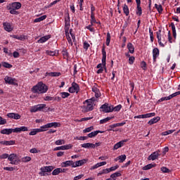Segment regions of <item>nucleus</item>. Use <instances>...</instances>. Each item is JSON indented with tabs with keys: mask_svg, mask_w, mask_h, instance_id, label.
Segmentation results:
<instances>
[{
	"mask_svg": "<svg viewBox=\"0 0 180 180\" xmlns=\"http://www.w3.org/2000/svg\"><path fill=\"white\" fill-rule=\"evenodd\" d=\"M95 108V98H91L87 99L83 102V105L81 107L84 113H88V112H92Z\"/></svg>",
	"mask_w": 180,
	"mask_h": 180,
	"instance_id": "obj_1",
	"label": "nucleus"
},
{
	"mask_svg": "<svg viewBox=\"0 0 180 180\" xmlns=\"http://www.w3.org/2000/svg\"><path fill=\"white\" fill-rule=\"evenodd\" d=\"M49 91V86L44 84L43 82H39L37 85L32 88V92L33 94H46Z\"/></svg>",
	"mask_w": 180,
	"mask_h": 180,
	"instance_id": "obj_2",
	"label": "nucleus"
},
{
	"mask_svg": "<svg viewBox=\"0 0 180 180\" xmlns=\"http://www.w3.org/2000/svg\"><path fill=\"white\" fill-rule=\"evenodd\" d=\"M22 8V4L20 2L15 1L10 3L7 6V11H10L11 15H19V9Z\"/></svg>",
	"mask_w": 180,
	"mask_h": 180,
	"instance_id": "obj_3",
	"label": "nucleus"
},
{
	"mask_svg": "<svg viewBox=\"0 0 180 180\" xmlns=\"http://www.w3.org/2000/svg\"><path fill=\"white\" fill-rule=\"evenodd\" d=\"M27 127H16L15 129H2L0 133L1 134H12V133H20L21 131H28Z\"/></svg>",
	"mask_w": 180,
	"mask_h": 180,
	"instance_id": "obj_4",
	"label": "nucleus"
},
{
	"mask_svg": "<svg viewBox=\"0 0 180 180\" xmlns=\"http://www.w3.org/2000/svg\"><path fill=\"white\" fill-rule=\"evenodd\" d=\"M102 63L97 65V68H105L106 70V51L105 50V44L102 47ZM103 65V67H102Z\"/></svg>",
	"mask_w": 180,
	"mask_h": 180,
	"instance_id": "obj_5",
	"label": "nucleus"
},
{
	"mask_svg": "<svg viewBox=\"0 0 180 180\" xmlns=\"http://www.w3.org/2000/svg\"><path fill=\"white\" fill-rule=\"evenodd\" d=\"M46 104H38L36 105L30 109L31 113H36V112H44L46 109Z\"/></svg>",
	"mask_w": 180,
	"mask_h": 180,
	"instance_id": "obj_6",
	"label": "nucleus"
},
{
	"mask_svg": "<svg viewBox=\"0 0 180 180\" xmlns=\"http://www.w3.org/2000/svg\"><path fill=\"white\" fill-rule=\"evenodd\" d=\"M100 110L104 113H110L113 111V106H110L109 103H105L100 107Z\"/></svg>",
	"mask_w": 180,
	"mask_h": 180,
	"instance_id": "obj_7",
	"label": "nucleus"
},
{
	"mask_svg": "<svg viewBox=\"0 0 180 180\" xmlns=\"http://www.w3.org/2000/svg\"><path fill=\"white\" fill-rule=\"evenodd\" d=\"M60 126H61V124H60V122H50L41 126V129H42L43 130H47V129H51V127H54L56 129L57 127H60Z\"/></svg>",
	"mask_w": 180,
	"mask_h": 180,
	"instance_id": "obj_8",
	"label": "nucleus"
},
{
	"mask_svg": "<svg viewBox=\"0 0 180 180\" xmlns=\"http://www.w3.org/2000/svg\"><path fill=\"white\" fill-rule=\"evenodd\" d=\"M70 94H78L79 92V84L73 82L72 83V86L68 89Z\"/></svg>",
	"mask_w": 180,
	"mask_h": 180,
	"instance_id": "obj_9",
	"label": "nucleus"
},
{
	"mask_svg": "<svg viewBox=\"0 0 180 180\" xmlns=\"http://www.w3.org/2000/svg\"><path fill=\"white\" fill-rule=\"evenodd\" d=\"M70 13H66L65 14V33L67 34L70 31Z\"/></svg>",
	"mask_w": 180,
	"mask_h": 180,
	"instance_id": "obj_10",
	"label": "nucleus"
},
{
	"mask_svg": "<svg viewBox=\"0 0 180 180\" xmlns=\"http://www.w3.org/2000/svg\"><path fill=\"white\" fill-rule=\"evenodd\" d=\"M4 81L6 84H8V85H15V86H18V80L15 78H12L11 77L6 76L4 78Z\"/></svg>",
	"mask_w": 180,
	"mask_h": 180,
	"instance_id": "obj_11",
	"label": "nucleus"
},
{
	"mask_svg": "<svg viewBox=\"0 0 180 180\" xmlns=\"http://www.w3.org/2000/svg\"><path fill=\"white\" fill-rule=\"evenodd\" d=\"M157 34V39L158 44L161 47H165V45L162 44V41L165 42V37H162V34H161V30H159L158 32H156Z\"/></svg>",
	"mask_w": 180,
	"mask_h": 180,
	"instance_id": "obj_12",
	"label": "nucleus"
},
{
	"mask_svg": "<svg viewBox=\"0 0 180 180\" xmlns=\"http://www.w3.org/2000/svg\"><path fill=\"white\" fill-rule=\"evenodd\" d=\"M178 95H180V91L175 92V93L169 95V96L161 98L158 101V102H164V101H169V100L172 99V98H175V96H178Z\"/></svg>",
	"mask_w": 180,
	"mask_h": 180,
	"instance_id": "obj_13",
	"label": "nucleus"
},
{
	"mask_svg": "<svg viewBox=\"0 0 180 180\" xmlns=\"http://www.w3.org/2000/svg\"><path fill=\"white\" fill-rule=\"evenodd\" d=\"M8 119H14L15 120H19L22 116L19 115V113H15V112H9L6 115Z\"/></svg>",
	"mask_w": 180,
	"mask_h": 180,
	"instance_id": "obj_14",
	"label": "nucleus"
},
{
	"mask_svg": "<svg viewBox=\"0 0 180 180\" xmlns=\"http://www.w3.org/2000/svg\"><path fill=\"white\" fill-rule=\"evenodd\" d=\"M84 164H86V159H82L75 162H73V168H77V167H82Z\"/></svg>",
	"mask_w": 180,
	"mask_h": 180,
	"instance_id": "obj_15",
	"label": "nucleus"
},
{
	"mask_svg": "<svg viewBox=\"0 0 180 180\" xmlns=\"http://www.w3.org/2000/svg\"><path fill=\"white\" fill-rule=\"evenodd\" d=\"M72 148V144L64 145L62 146H58L54 148V151H58L60 150H70Z\"/></svg>",
	"mask_w": 180,
	"mask_h": 180,
	"instance_id": "obj_16",
	"label": "nucleus"
},
{
	"mask_svg": "<svg viewBox=\"0 0 180 180\" xmlns=\"http://www.w3.org/2000/svg\"><path fill=\"white\" fill-rule=\"evenodd\" d=\"M8 161L10 162V164H12L13 165H16V154L12 153L11 155H8Z\"/></svg>",
	"mask_w": 180,
	"mask_h": 180,
	"instance_id": "obj_17",
	"label": "nucleus"
},
{
	"mask_svg": "<svg viewBox=\"0 0 180 180\" xmlns=\"http://www.w3.org/2000/svg\"><path fill=\"white\" fill-rule=\"evenodd\" d=\"M61 167L65 168L67 167H72L74 168V161L72 160H67L61 163Z\"/></svg>",
	"mask_w": 180,
	"mask_h": 180,
	"instance_id": "obj_18",
	"label": "nucleus"
},
{
	"mask_svg": "<svg viewBox=\"0 0 180 180\" xmlns=\"http://www.w3.org/2000/svg\"><path fill=\"white\" fill-rule=\"evenodd\" d=\"M46 129H43V128H41V127H40V129H34L32 131H31L29 133L30 136H36V134H37V133H41V131H46Z\"/></svg>",
	"mask_w": 180,
	"mask_h": 180,
	"instance_id": "obj_19",
	"label": "nucleus"
},
{
	"mask_svg": "<svg viewBox=\"0 0 180 180\" xmlns=\"http://www.w3.org/2000/svg\"><path fill=\"white\" fill-rule=\"evenodd\" d=\"M112 171H113V167H111L109 169H104L100 171L98 173L97 176H101V175H103L104 174H109V172H112Z\"/></svg>",
	"mask_w": 180,
	"mask_h": 180,
	"instance_id": "obj_20",
	"label": "nucleus"
},
{
	"mask_svg": "<svg viewBox=\"0 0 180 180\" xmlns=\"http://www.w3.org/2000/svg\"><path fill=\"white\" fill-rule=\"evenodd\" d=\"M158 157H160V153H158V152H154L148 158V160L154 161L155 160H157V158H158Z\"/></svg>",
	"mask_w": 180,
	"mask_h": 180,
	"instance_id": "obj_21",
	"label": "nucleus"
},
{
	"mask_svg": "<svg viewBox=\"0 0 180 180\" xmlns=\"http://www.w3.org/2000/svg\"><path fill=\"white\" fill-rule=\"evenodd\" d=\"M54 169L53 166H44L40 168V171H44V172H51Z\"/></svg>",
	"mask_w": 180,
	"mask_h": 180,
	"instance_id": "obj_22",
	"label": "nucleus"
},
{
	"mask_svg": "<svg viewBox=\"0 0 180 180\" xmlns=\"http://www.w3.org/2000/svg\"><path fill=\"white\" fill-rule=\"evenodd\" d=\"M160 56V49L158 48H155L153 50V61H155L157 60V57Z\"/></svg>",
	"mask_w": 180,
	"mask_h": 180,
	"instance_id": "obj_23",
	"label": "nucleus"
},
{
	"mask_svg": "<svg viewBox=\"0 0 180 180\" xmlns=\"http://www.w3.org/2000/svg\"><path fill=\"white\" fill-rule=\"evenodd\" d=\"M0 144L3 146H15V141H0Z\"/></svg>",
	"mask_w": 180,
	"mask_h": 180,
	"instance_id": "obj_24",
	"label": "nucleus"
},
{
	"mask_svg": "<svg viewBox=\"0 0 180 180\" xmlns=\"http://www.w3.org/2000/svg\"><path fill=\"white\" fill-rule=\"evenodd\" d=\"M3 26L6 32H12V30H13V29L12 28V25H11V23L4 22Z\"/></svg>",
	"mask_w": 180,
	"mask_h": 180,
	"instance_id": "obj_25",
	"label": "nucleus"
},
{
	"mask_svg": "<svg viewBox=\"0 0 180 180\" xmlns=\"http://www.w3.org/2000/svg\"><path fill=\"white\" fill-rule=\"evenodd\" d=\"M51 38V35H46L41 37L38 41L37 43H46L47 40Z\"/></svg>",
	"mask_w": 180,
	"mask_h": 180,
	"instance_id": "obj_26",
	"label": "nucleus"
},
{
	"mask_svg": "<svg viewBox=\"0 0 180 180\" xmlns=\"http://www.w3.org/2000/svg\"><path fill=\"white\" fill-rule=\"evenodd\" d=\"M99 133H103V131H99V130L92 131L87 135V137H89V139H92L93 137H96V136H98Z\"/></svg>",
	"mask_w": 180,
	"mask_h": 180,
	"instance_id": "obj_27",
	"label": "nucleus"
},
{
	"mask_svg": "<svg viewBox=\"0 0 180 180\" xmlns=\"http://www.w3.org/2000/svg\"><path fill=\"white\" fill-rule=\"evenodd\" d=\"M126 141H127L124 140V141H120V142L117 143L113 147L114 150H117L118 148L123 147V146H124V143H126Z\"/></svg>",
	"mask_w": 180,
	"mask_h": 180,
	"instance_id": "obj_28",
	"label": "nucleus"
},
{
	"mask_svg": "<svg viewBox=\"0 0 180 180\" xmlns=\"http://www.w3.org/2000/svg\"><path fill=\"white\" fill-rule=\"evenodd\" d=\"M82 148H95V144L91 143H86L81 145Z\"/></svg>",
	"mask_w": 180,
	"mask_h": 180,
	"instance_id": "obj_29",
	"label": "nucleus"
},
{
	"mask_svg": "<svg viewBox=\"0 0 180 180\" xmlns=\"http://www.w3.org/2000/svg\"><path fill=\"white\" fill-rule=\"evenodd\" d=\"M160 120L161 118L160 117H155L149 120L148 124H149L150 126H151L152 124H154L155 123H158V122H160Z\"/></svg>",
	"mask_w": 180,
	"mask_h": 180,
	"instance_id": "obj_30",
	"label": "nucleus"
},
{
	"mask_svg": "<svg viewBox=\"0 0 180 180\" xmlns=\"http://www.w3.org/2000/svg\"><path fill=\"white\" fill-rule=\"evenodd\" d=\"M103 165H106V162H98V163L94 165V166H92L91 167V169H96L99 168V167H103Z\"/></svg>",
	"mask_w": 180,
	"mask_h": 180,
	"instance_id": "obj_31",
	"label": "nucleus"
},
{
	"mask_svg": "<svg viewBox=\"0 0 180 180\" xmlns=\"http://www.w3.org/2000/svg\"><path fill=\"white\" fill-rule=\"evenodd\" d=\"M46 18H47V15H44L34 20V23H37L39 22H43V20H45V19H46Z\"/></svg>",
	"mask_w": 180,
	"mask_h": 180,
	"instance_id": "obj_32",
	"label": "nucleus"
},
{
	"mask_svg": "<svg viewBox=\"0 0 180 180\" xmlns=\"http://www.w3.org/2000/svg\"><path fill=\"white\" fill-rule=\"evenodd\" d=\"M173 33V37L174 39H176V30L175 29V24L174 22H172L170 25Z\"/></svg>",
	"mask_w": 180,
	"mask_h": 180,
	"instance_id": "obj_33",
	"label": "nucleus"
},
{
	"mask_svg": "<svg viewBox=\"0 0 180 180\" xmlns=\"http://www.w3.org/2000/svg\"><path fill=\"white\" fill-rule=\"evenodd\" d=\"M111 119H113V117H107L106 118L101 120L100 124H105V123H108V122H109V120H111Z\"/></svg>",
	"mask_w": 180,
	"mask_h": 180,
	"instance_id": "obj_34",
	"label": "nucleus"
},
{
	"mask_svg": "<svg viewBox=\"0 0 180 180\" xmlns=\"http://www.w3.org/2000/svg\"><path fill=\"white\" fill-rule=\"evenodd\" d=\"M127 49L131 54H133V53H134V46H133L131 43H129L127 44Z\"/></svg>",
	"mask_w": 180,
	"mask_h": 180,
	"instance_id": "obj_35",
	"label": "nucleus"
},
{
	"mask_svg": "<svg viewBox=\"0 0 180 180\" xmlns=\"http://www.w3.org/2000/svg\"><path fill=\"white\" fill-rule=\"evenodd\" d=\"M123 11H124V13H125L126 16H129L130 11H129V6H127V5H126V4L124 5Z\"/></svg>",
	"mask_w": 180,
	"mask_h": 180,
	"instance_id": "obj_36",
	"label": "nucleus"
},
{
	"mask_svg": "<svg viewBox=\"0 0 180 180\" xmlns=\"http://www.w3.org/2000/svg\"><path fill=\"white\" fill-rule=\"evenodd\" d=\"M155 8L157 9L159 13H162L163 9H162V6L161 4H155Z\"/></svg>",
	"mask_w": 180,
	"mask_h": 180,
	"instance_id": "obj_37",
	"label": "nucleus"
},
{
	"mask_svg": "<svg viewBox=\"0 0 180 180\" xmlns=\"http://www.w3.org/2000/svg\"><path fill=\"white\" fill-rule=\"evenodd\" d=\"M155 116V112H150V113H146V114H143V119H147L148 117H153Z\"/></svg>",
	"mask_w": 180,
	"mask_h": 180,
	"instance_id": "obj_38",
	"label": "nucleus"
},
{
	"mask_svg": "<svg viewBox=\"0 0 180 180\" xmlns=\"http://www.w3.org/2000/svg\"><path fill=\"white\" fill-rule=\"evenodd\" d=\"M61 168H56L52 172V175H58L59 174H61Z\"/></svg>",
	"mask_w": 180,
	"mask_h": 180,
	"instance_id": "obj_39",
	"label": "nucleus"
},
{
	"mask_svg": "<svg viewBox=\"0 0 180 180\" xmlns=\"http://www.w3.org/2000/svg\"><path fill=\"white\" fill-rule=\"evenodd\" d=\"M174 131H175V129L165 131L162 133V136H168V134H172V133H174Z\"/></svg>",
	"mask_w": 180,
	"mask_h": 180,
	"instance_id": "obj_40",
	"label": "nucleus"
},
{
	"mask_svg": "<svg viewBox=\"0 0 180 180\" xmlns=\"http://www.w3.org/2000/svg\"><path fill=\"white\" fill-rule=\"evenodd\" d=\"M2 66L4 67V68H12L13 67V65L8 62H3Z\"/></svg>",
	"mask_w": 180,
	"mask_h": 180,
	"instance_id": "obj_41",
	"label": "nucleus"
},
{
	"mask_svg": "<svg viewBox=\"0 0 180 180\" xmlns=\"http://www.w3.org/2000/svg\"><path fill=\"white\" fill-rule=\"evenodd\" d=\"M153 167H154V165L149 164V165H147L146 166H144L143 167V171H148V169H151V168H153Z\"/></svg>",
	"mask_w": 180,
	"mask_h": 180,
	"instance_id": "obj_42",
	"label": "nucleus"
},
{
	"mask_svg": "<svg viewBox=\"0 0 180 180\" xmlns=\"http://www.w3.org/2000/svg\"><path fill=\"white\" fill-rule=\"evenodd\" d=\"M119 162H123L126 160V155H121L118 156Z\"/></svg>",
	"mask_w": 180,
	"mask_h": 180,
	"instance_id": "obj_43",
	"label": "nucleus"
},
{
	"mask_svg": "<svg viewBox=\"0 0 180 180\" xmlns=\"http://www.w3.org/2000/svg\"><path fill=\"white\" fill-rule=\"evenodd\" d=\"M105 44H106V46H109V44H110V33H109V32L107 33Z\"/></svg>",
	"mask_w": 180,
	"mask_h": 180,
	"instance_id": "obj_44",
	"label": "nucleus"
},
{
	"mask_svg": "<svg viewBox=\"0 0 180 180\" xmlns=\"http://www.w3.org/2000/svg\"><path fill=\"white\" fill-rule=\"evenodd\" d=\"M70 93L68 92H61L60 93V96L63 98V99H65V98H68L70 96Z\"/></svg>",
	"mask_w": 180,
	"mask_h": 180,
	"instance_id": "obj_45",
	"label": "nucleus"
},
{
	"mask_svg": "<svg viewBox=\"0 0 180 180\" xmlns=\"http://www.w3.org/2000/svg\"><path fill=\"white\" fill-rule=\"evenodd\" d=\"M56 146H61L63 144H65V141L64 139H59L55 142Z\"/></svg>",
	"mask_w": 180,
	"mask_h": 180,
	"instance_id": "obj_46",
	"label": "nucleus"
},
{
	"mask_svg": "<svg viewBox=\"0 0 180 180\" xmlns=\"http://www.w3.org/2000/svg\"><path fill=\"white\" fill-rule=\"evenodd\" d=\"M161 171L162 172H164L165 174H169V172H171V170H169V169L165 167H161Z\"/></svg>",
	"mask_w": 180,
	"mask_h": 180,
	"instance_id": "obj_47",
	"label": "nucleus"
},
{
	"mask_svg": "<svg viewBox=\"0 0 180 180\" xmlns=\"http://www.w3.org/2000/svg\"><path fill=\"white\" fill-rule=\"evenodd\" d=\"M143 13L141 7L140 5H137V11H136V15H139V16H141V14Z\"/></svg>",
	"mask_w": 180,
	"mask_h": 180,
	"instance_id": "obj_48",
	"label": "nucleus"
},
{
	"mask_svg": "<svg viewBox=\"0 0 180 180\" xmlns=\"http://www.w3.org/2000/svg\"><path fill=\"white\" fill-rule=\"evenodd\" d=\"M119 176H122V172L119 171L115 173H113V180H115V178H117Z\"/></svg>",
	"mask_w": 180,
	"mask_h": 180,
	"instance_id": "obj_49",
	"label": "nucleus"
},
{
	"mask_svg": "<svg viewBox=\"0 0 180 180\" xmlns=\"http://www.w3.org/2000/svg\"><path fill=\"white\" fill-rule=\"evenodd\" d=\"M32 160V158L29 156H26L22 158V162H29Z\"/></svg>",
	"mask_w": 180,
	"mask_h": 180,
	"instance_id": "obj_50",
	"label": "nucleus"
},
{
	"mask_svg": "<svg viewBox=\"0 0 180 180\" xmlns=\"http://www.w3.org/2000/svg\"><path fill=\"white\" fill-rule=\"evenodd\" d=\"M9 154L8 153H4L2 155H0V160H6V158H8Z\"/></svg>",
	"mask_w": 180,
	"mask_h": 180,
	"instance_id": "obj_51",
	"label": "nucleus"
},
{
	"mask_svg": "<svg viewBox=\"0 0 180 180\" xmlns=\"http://www.w3.org/2000/svg\"><path fill=\"white\" fill-rule=\"evenodd\" d=\"M92 130H94V127H88V128H86L85 129H84L83 133H89Z\"/></svg>",
	"mask_w": 180,
	"mask_h": 180,
	"instance_id": "obj_52",
	"label": "nucleus"
},
{
	"mask_svg": "<svg viewBox=\"0 0 180 180\" xmlns=\"http://www.w3.org/2000/svg\"><path fill=\"white\" fill-rule=\"evenodd\" d=\"M124 124H126V122L116 123L113 124V127H120L122 126H124Z\"/></svg>",
	"mask_w": 180,
	"mask_h": 180,
	"instance_id": "obj_53",
	"label": "nucleus"
},
{
	"mask_svg": "<svg viewBox=\"0 0 180 180\" xmlns=\"http://www.w3.org/2000/svg\"><path fill=\"white\" fill-rule=\"evenodd\" d=\"M120 109H122V105L120 104L113 108L114 112H119Z\"/></svg>",
	"mask_w": 180,
	"mask_h": 180,
	"instance_id": "obj_54",
	"label": "nucleus"
},
{
	"mask_svg": "<svg viewBox=\"0 0 180 180\" xmlns=\"http://www.w3.org/2000/svg\"><path fill=\"white\" fill-rule=\"evenodd\" d=\"M91 22L90 23H98L96 19H95V14L91 15Z\"/></svg>",
	"mask_w": 180,
	"mask_h": 180,
	"instance_id": "obj_55",
	"label": "nucleus"
},
{
	"mask_svg": "<svg viewBox=\"0 0 180 180\" xmlns=\"http://www.w3.org/2000/svg\"><path fill=\"white\" fill-rule=\"evenodd\" d=\"M44 101H54V97L50 96H46V97H44Z\"/></svg>",
	"mask_w": 180,
	"mask_h": 180,
	"instance_id": "obj_56",
	"label": "nucleus"
},
{
	"mask_svg": "<svg viewBox=\"0 0 180 180\" xmlns=\"http://www.w3.org/2000/svg\"><path fill=\"white\" fill-rule=\"evenodd\" d=\"M83 47H84V50H88V49H89V47H90V45L88 42L84 41V44H83Z\"/></svg>",
	"mask_w": 180,
	"mask_h": 180,
	"instance_id": "obj_57",
	"label": "nucleus"
},
{
	"mask_svg": "<svg viewBox=\"0 0 180 180\" xmlns=\"http://www.w3.org/2000/svg\"><path fill=\"white\" fill-rule=\"evenodd\" d=\"M66 37H68V41L69 44H71L72 46V39H71V37H70L68 32L66 34Z\"/></svg>",
	"mask_w": 180,
	"mask_h": 180,
	"instance_id": "obj_58",
	"label": "nucleus"
},
{
	"mask_svg": "<svg viewBox=\"0 0 180 180\" xmlns=\"http://www.w3.org/2000/svg\"><path fill=\"white\" fill-rule=\"evenodd\" d=\"M30 153H31L32 154H37V153H39V150H37L36 148H33L30 149Z\"/></svg>",
	"mask_w": 180,
	"mask_h": 180,
	"instance_id": "obj_59",
	"label": "nucleus"
},
{
	"mask_svg": "<svg viewBox=\"0 0 180 180\" xmlns=\"http://www.w3.org/2000/svg\"><path fill=\"white\" fill-rule=\"evenodd\" d=\"M141 67L143 68V70H146V68H147V63H146L145 61H142L141 63Z\"/></svg>",
	"mask_w": 180,
	"mask_h": 180,
	"instance_id": "obj_60",
	"label": "nucleus"
},
{
	"mask_svg": "<svg viewBox=\"0 0 180 180\" xmlns=\"http://www.w3.org/2000/svg\"><path fill=\"white\" fill-rule=\"evenodd\" d=\"M91 119H93V117H84L81 118L79 122H86L87 120H91Z\"/></svg>",
	"mask_w": 180,
	"mask_h": 180,
	"instance_id": "obj_61",
	"label": "nucleus"
},
{
	"mask_svg": "<svg viewBox=\"0 0 180 180\" xmlns=\"http://www.w3.org/2000/svg\"><path fill=\"white\" fill-rule=\"evenodd\" d=\"M134 56H130L129 58V63L130 65L133 64V63H134Z\"/></svg>",
	"mask_w": 180,
	"mask_h": 180,
	"instance_id": "obj_62",
	"label": "nucleus"
},
{
	"mask_svg": "<svg viewBox=\"0 0 180 180\" xmlns=\"http://www.w3.org/2000/svg\"><path fill=\"white\" fill-rule=\"evenodd\" d=\"M0 124H6V120L0 116Z\"/></svg>",
	"mask_w": 180,
	"mask_h": 180,
	"instance_id": "obj_63",
	"label": "nucleus"
},
{
	"mask_svg": "<svg viewBox=\"0 0 180 180\" xmlns=\"http://www.w3.org/2000/svg\"><path fill=\"white\" fill-rule=\"evenodd\" d=\"M82 176H84V174H79L78 176H76L74 177V180L81 179V178H82Z\"/></svg>",
	"mask_w": 180,
	"mask_h": 180,
	"instance_id": "obj_64",
	"label": "nucleus"
}]
</instances>
